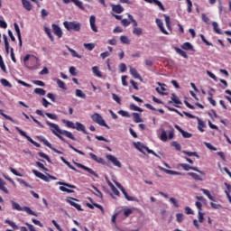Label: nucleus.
Instances as JSON below:
<instances>
[{"mask_svg": "<svg viewBox=\"0 0 231 231\" xmlns=\"http://www.w3.org/2000/svg\"><path fill=\"white\" fill-rule=\"evenodd\" d=\"M46 124L47 125H49L51 133L55 134V136H57L64 143H68L69 149H72V151H75V152H78V154H81V156H86V153L84 152L75 148V146L68 143V141H66V139L62 137V135H60V134H63V136H66L67 138H69L70 140H73V141L77 140L71 132L68 130H61L59 125L51 123L50 121H46Z\"/></svg>", "mask_w": 231, "mask_h": 231, "instance_id": "1", "label": "nucleus"}, {"mask_svg": "<svg viewBox=\"0 0 231 231\" xmlns=\"http://www.w3.org/2000/svg\"><path fill=\"white\" fill-rule=\"evenodd\" d=\"M11 205H12V208L13 210H18V212H26V214H29V216H35V217H37V213H35L33 210H32V208H30V207H23L22 208L21 205H19V203L11 200Z\"/></svg>", "mask_w": 231, "mask_h": 231, "instance_id": "2", "label": "nucleus"}, {"mask_svg": "<svg viewBox=\"0 0 231 231\" xmlns=\"http://www.w3.org/2000/svg\"><path fill=\"white\" fill-rule=\"evenodd\" d=\"M63 26L68 30V32H80L82 28V24L80 23L76 22H63Z\"/></svg>", "mask_w": 231, "mask_h": 231, "instance_id": "3", "label": "nucleus"}, {"mask_svg": "<svg viewBox=\"0 0 231 231\" xmlns=\"http://www.w3.org/2000/svg\"><path fill=\"white\" fill-rule=\"evenodd\" d=\"M39 66H41V60L34 55L31 56L28 64L25 65L28 69H39Z\"/></svg>", "mask_w": 231, "mask_h": 231, "instance_id": "4", "label": "nucleus"}, {"mask_svg": "<svg viewBox=\"0 0 231 231\" xmlns=\"http://www.w3.org/2000/svg\"><path fill=\"white\" fill-rule=\"evenodd\" d=\"M91 119L95 122V124H97L98 125H101L102 127H106V129H110L109 125L106 123V120H104V117L100 116L98 113H94L91 116Z\"/></svg>", "mask_w": 231, "mask_h": 231, "instance_id": "5", "label": "nucleus"}, {"mask_svg": "<svg viewBox=\"0 0 231 231\" xmlns=\"http://www.w3.org/2000/svg\"><path fill=\"white\" fill-rule=\"evenodd\" d=\"M58 185H62L60 187V190H61V192H67V194H73V192H75V190L69 189H77V186L75 185L66 183V182H61V181H59Z\"/></svg>", "mask_w": 231, "mask_h": 231, "instance_id": "6", "label": "nucleus"}, {"mask_svg": "<svg viewBox=\"0 0 231 231\" xmlns=\"http://www.w3.org/2000/svg\"><path fill=\"white\" fill-rule=\"evenodd\" d=\"M36 138H37V140H39V142H42V143H44V145H46V147H49V149L53 151V152H57V154H63V152L61 151L57 150V148H53V146H51V144L48 142V140L46 138H44V136L38 135V136H36Z\"/></svg>", "mask_w": 231, "mask_h": 231, "instance_id": "7", "label": "nucleus"}, {"mask_svg": "<svg viewBox=\"0 0 231 231\" xmlns=\"http://www.w3.org/2000/svg\"><path fill=\"white\" fill-rule=\"evenodd\" d=\"M15 130L19 133V134H21V136H23V138H26V140H28V142H30V143H32V145H34L35 147H41V144L39 143L33 141V139H32V137H30V135L26 134V132L21 130V128H19V126H16Z\"/></svg>", "mask_w": 231, "mask_h": 231, "instance_id": "8", "label": "nucleus"}, {"mask_svg": "<svg viewBox=\"0 0 231 231\" xmlns=\"http://www.w3.org/2000/svg\"><path fill=\"white\" fill-rule=\"evenodd\" d=\"M116 187L119 188V189L124 194V196H125V199H127V201H136V198L129 196V194H127V191L125 190L124 186H122V184H120V182H116Z\"/></svg>", "mask_w": 231, "mask_h": 231, "instance_id": "9", "label": "nucleus"}, {"mask_svg": "<svg viewBox=\"0 0 231 231\" xmlns=\"http://www.w3.org/2000/svg\"><path fill=\"white\" fill-rule=\"evenodd\" d=\"M75 201H79V199H77L75 198H71V197L67 199V203L71 205V207H74V208H76L79 212H82V210H84V209H82V206H80V204L76 203Z\"/></svg>", "mask_w": 231, "mask_h": 231, "instance_id": "10", "label": "nucleus"}, {"mask_svg": "<svg viewBox=\"0 0 231 231\" xmlns=\"http://www.w3.org/2000/svg\"><path fill=\"white\" fill-rule=\"evenodd\" d=\"M75 165L79 167V169H83V171H87L89 174H92V176H95L96 178H98V174L93 171V169L88 168V166H85L84 164H80L79 162H75Z\"/></svg>", "mask_w": 231, "mask_h": 231, "instance_id": "11", "label": "nucleus"}, {"mask_svg": "<svg viewBox=\"0 0 231 231\" xmlns=\"http://www.w3.org/2000/svg\"><path fill=\"white\" fill-rule=\"evenodd\" d=\"M106 160H108V162H111L116 167H119V169L122 168V162H120V161H118V159L115 157V155H106Z\"/></svg>", "mask_w": 231, "mask_h": 231, "instance_id": "12", "label": "nucleus"}, {"mask_svg": "<svg viewBox=\"0 0 231 231\" xmlns=\"http://www.w3.org/2000/svg\"><path fill=\"white\" fill-rule=\"evenodd\" d=\"M89 23L92 32L98 33V27H97V17L95 15H91L89 17Z\"/></svg>", "mask_w": 231, "mask_h": 231, "instance_id": "13", "label": "nucleus"}, {"mask_svg": "<svg viewBox=\"0 0 231 231\" xmlns=\"http://www.w3.org/2000/svg\"><path fill=\"white\" fill-rule=\"evenodd\" d=\"M51 28H52L53 33L56 34L59 39H60L63 34L62 29H60V27L55 23L51 24Z\"/></svg>", "mask_w": 231, "mask_h": 231, "instance_id": "14", "label": "nucleus"}, {"mask_svg": "<svg viewBox=\"0 0 231 231\" xmlns=\"http://www.w3.org/2000/svg\"><path fill=\"white\" fill-rule=\"evenodd\" d=\"M32 174H34L36 178H40V180H42L43 181H50V178L48 176L44 175V173H42L37 170H32Z\"/></svg>", "mask_w": 231, "mask_h": 231, "instance_id": "15", "label": "nucleus"}, {"mask_svg": "<svg viewBox=\"0 0 231 231\" xmlns=\"http://www.w3.org/2000/svg\"><path fill=\"white\" fill-rule=\"evenodd\" d=\"M145 3H149L150 5H156V6H158L160 8V10H162V12H165V6L163 5V4L159 1V0H144Z\"/></svg>", "mask_w": 231, "mask_h": 231, "instance_id": "16", "label": "nucleus"}, {"mask_svg": "<svg viewBox=\"0 0 231 231\" xmlns=\"http://www.w3.org/2000/svg\"><path fill=\"white\" fill-rule=\"evenodd\" d=\"M179 167H182V169L184 171H195L196 172H201V171H199L198 167L190 166V165H189L187 163H180Z\"/></svg>", "mask_w": 231, "mask_h": 231, "instance_id": "17", "label": "nucleus"}, {"mask_svg": "<svg viewBox=\"0 0 231 231\" xmlns=\"http://www.w3.org/2000/svg\"><path fill=\"white\" fill-rule=\"evenodd\" d=\"M161 171H162L166 174H170L171 176H185V173H181L180 171H174L171 170H167L165 168H161Z\"/></svg>", "mask_w": 231, "mask_h": 231, "instance_id": "18", "label": "nucleus"}, {"mask_svg": "<svg viewBox=\"0 0 231 231\" xmlns=\"http://www.w3.org/2000/svg\"><path fill=\"white\" fill-rule=\"evenodd\" d=\"M0 190L4 194H10V191L8 190V188H6V182L3 180V179L0 178Z\"/></svg>", "mask_w": 231, "mask_h": 231, "instance_id": "19", "label": "nucleus"}, {"mask_svg": "<svg viewBox=\"0 0 231 231\" xmlns=\"http://www.w3.org/2000/svg\"><path fill=\"white\" fill-rule=\"evenodd\" d=\"M111 6L115 14H122L124 12V6L121 5H112Z\"/></svg>", "mask_w": 231, "mask_h": 231, "instance_id": "20", "label": "nucleus"}, {"mask_svg": "<svg viewBox=\"0 0 231 231\" xmlns=\"http://www.w3.org/2000/svg\"><path fill=\"white\" fill-rule=\"evenodd\" d=\"M174 102L175 107H180V104H181L180 98H178V96L176 94H171V101H169V104H172Z\"/></svg>", "mask_w": 231, "mask_h": 231, "instance_id": "21", "label": "nucleus"}, {"mask_svg": "<svg viewBox=\"0 0 231 231\" xmlns=\"http://www.w3.org/2000/svg\"><path fill=\"white\" fill-rule=\"evenodd\" d=\"M75 129H77V131H82L84 134H88V131H86V126L82 123L76 122Z\"/></svg>", "mask_w": 231, "mask_h": 231, "instance_id": "22", "label": "nucleus"}, {"mask_svg": "<svg viewBox=\"0 0 231 231\" xmlns=\"http://www.w3.org/2000/svg\"><path fill=\"white\" fill-rule=\"evenodd\" d=\"M22 5L23 6V8H25V10H27V12H32V3H30V1L28 0H22Z\"/></svg>", "mask_w": 231, "mask_h": 231, "instance_id": "23", "label": "nucleus"}, {"mask_svg": "<svg viewBox=\"0 0 231 231\" xmlns=\"http://www.w3.org/2000/svg\"><path fill=\"white\" fill-rule=\"evenodd\" d=\"M130 73L134 77V79H139L140 80H142V76H140V74L138 73V70H136V69L131 67Z\"/></svg>", "mask_w": 231, "mask_h": 231, "instance_id": "24", "label": "nucleus"}, {"mask_svg": "<svg viewBox=\"0 0 231 231\" xmlns=\"http://www.w3.org/2000/svg\"><path fill=\"white\" fill-rule=\"evenodd\" d=\"M89 156L91 160H94V162H97V163H104V160L102 159V157H98L93 152H90Z\"/></svg>", "mask_w": 231, "mask_h": 231, "instance_id": "25", "label": "nucleus"}, {"mask_svg": "<svg viewBox=\"0 0 231 231\" xmlns=\"http://www.w3.org/2000/svg\"><path fill=\"white\" fill-rule=\"evenodd\" d=\"M212 26L216 33L218 35H223V32H221V29H219V24H217V22H212Z\"/></svg>", "mask_w": 231, "mask_h": 231, "instance_id": "26", "label": "nucleus"}, {"mask_svg": "<svg viewBox=\"0 0 231 231\" xmlns=\"http://www.w3.org/2000/svg\"><path fill=\"white\" fill-rule=\"evenodd\" d=\"M164 17V21L166 23V27L168 28V30L170 32H172V27L171 26V16L167 15V14H163Z\"/></svg>", "mask_w": 231, "mask_h": 231, "instance_id": "27", "label": "nucleus"}, {"mask_svg": "<svg viewBox=\"0 0 231 231\" xmlns=\"http://www.w3.org/2000/svg\"><path fill=\"white\" fill-rule=\"evenodd\" d=\"M4 42H5V53H10V42H8V37L6 36V34H4Z\"/></svg>", "mask_w": 231, "mask_h": 231, "instance_id": "28", "label": "nucleus"}, {"mask_svg": "<svg viewBox=\"0 0 231 231\" xmlns=\"http://www.w3.org/2000/svg\"><path fill=\"white\" fill-rule=\"evenodd\" d=\"M61 122L65 124L66 127H69V129H75V123H73L72 121L62 119Z\"/></svg>", "mask_w": 231, "mask_h": 231, "instance_id": "29", "label": "nucleus"}, {"mask_svg": "<svg viewBox=\"0 0 231 231\" xmlns=\"http://www.w3.org/2000/svg\"><path fill=\"white\" fill-rule=\"evenodd\" d=\"M198 120V129L200 131V133H203L205 130H203V127H205V122L201 120L199 117H197Z\"/></svg>", "mask_w": 231, "mask_h": 231, "instance_id": "30", "label": "nucleus"}, {"mask_svg": "<svg viewBox=\"0 0 231 231\" xmlns=\"http://www.w3.org/2000/svg\"><path fill=\"white\" fill-rule=\"evenodd\" d=\"M92 71L96 77L102 79V72L100 71L97 66L93 67Z\"/></svg>", "mask_w": 231, "mask_h": 231, "instance_id": "31", "label": "nucleus"}, {"mask_svg": "<svg viewBox=\"0 0 231 231\" xmlns=\"http://www.w3.org/2000/svg\"><path fill=\"white\" fill-rule=\"evenodd\" d=\"M44 32L48 35L49 39L53 42L55 41V38L53 37V34H51V29L48 27H44Z\"/></svg>", "mask_w": 231, "mask_h": 231, "instance_id": "32", "label": "nucleus"}, {"mask_svg": "<svg viewBox=\"0 0 231 231\" xmlns=\"http://www.w3.org/2000/svg\"><path fill=\"white\" fill-rule=\"evenodd\" d=\"M201 192H203V194H205V196H207V198H208V199H210V201H216V199H214V197H212V195L210 194V191H208V189H201Z\"/></svg>", "mask_w": 231, "mask_h": 231, "instance_id": "33", "label": "nucleus"}, {"mask_svg": "<svg viewBox=\"0 0 231 231\" xmlns=\"http://www.w3.org/2000/svg\"><path fill=\"white\" fill-rule=\"evenodd\" d=\"M67 50L71 53L72 57H76L77 59H81V56L76 52L75 50L71 49L69 46L66 45Z\"/></svg>", "mask_w": 231, "mask_h": 231, "instance_id": "34", "label": "nucleus"}, {"mask_svg": "<svg viewBox=\"0 0 231 231\" xmlns=\"http://www.w3.org/2000/svg\"><path fill=\"white\" fill-rule=\"evenodd\" d=\"M175 51L177 53H179V55H180L184 59H189V55H187V52H185V51H183V50H181L180 48H175Z\"/></svg>", "mask_w": 231, "mask_h": 231, "instance_id": "35", "label": "nucleus"}, {"mask_svg": "<svg viewBox=\"0 0 231 231\" xmlns=\"http://www.w3.org/2000/svg\"><path fill=\"white\" fill-rule=\"evenodd\" d=\"M54 80H56L57 85H58L59 88H60V89H64V90L67 89V88H66V83H64V81H62V80L60 79H54Z\"/></svg>", "mask_w": 231, "mask_h": 231, "instance_id": "36", "label": "nucleus"}, {"mask_svg": "<svg viewBox=\"0 0 231 231\" xmlns=\"http://www.w3.org/2000/svg\"><path fill=\"white\" fill-rule=\"evenodd\" d=\"M34 93L36 95H40V97H44V95H46V90H44V88H36L34 89Z\"/></svg>", "mask_w": 231, "mask_h": 231, "instance_id": "37", "label": "nucleus"}, {"mask_svg": "<svg viewBox=\"0 0 231 231\" xmlns=\"http://www.w3.org/2000/svg\"><path fill=\"white\" fill-rule=\"evenodd\" d=\"M72 3H74V5L78 6L79 10H85L84 4L80 0H72Z\"/></svg>", "mask_w": 231, "mask_h": 231, "instance_id": "38", "label": "nucleus"}, {"mask_svg": "<svg viewBox=\"0 0 231 231\" xmlns=\"http://www.w3.org/2000/svg\"><path fill=\"white\" fill-rule=\"evenodd\" d=\"M133 116H134V122H135V124H140V122H143L142 120V117L140 116V114L138 113H133L132 114Z\"/></svg>", "mask_w": 231, "mask_h": 231, "instance_id": "39", "label": "nucleus"}, {"mask_svg": "<svg viewBox=\"0 0 231 231\" xmlns=\"http://www.w3.org/2000/svg\"><path fill=\"white\" fill-rule=\"evenodd\" d=\"M133 33L134 35H137L138 37H140V35L143 33V31L140 27H134Z\"/></svg>", "mask_w": 231, "mask_h": 231, "instance_id": "40", "label": "nucleus"}, {"mask_svg": "<svg viewBox=\"0 0 231 231\" xmlns=\"http://www.w3.org/2000/svg\"><path fill=\"white\" fill-rule=\"evenodd\" d=\"M188 175L191 176V178H193V180H196V181H202L203 180V179H201V177L199 175H198V173L189 172Z\"/></svg>", "mask_w": 231, "mask_h": 231, "instance_id": "41", "label": "nucleus"}, {"mask_svg": "<svg viewBox=\"0 0 231 231\" xmlns=\"http://www.w3.org/2000/svg\"><path fill=\"white\" fill-rule=\"evenodd\" d=\"M0 83L2 84V86H4V88H12V83H10V81L5 79H0Z\"/></svg>", "mask_w": 231, "mask_h": 231, "instance_id": "42", "label": "nucleus"}, {"mask_svg": "<svg viewBox=\"0 0 231 231\" xmlns=\"http://www.w3.org/2000/svg\"><path fill=\"white\" fill-rule=\"evenodd\" d=\"M5 223H6L7 225L11 226L12 228H14V230H19V226L16 225V224H14V221H11V220L6 219V220L5 221Z\"/></svg>", "mask_w": 231, "mask_h": 231, "instance_id": "43", "label": "nucleus"}, {"mask_svg": "<svg viewBox=\"0 0 231 231\" xmlns=\"http://www.w3.org/2000/svg\"><path fill=\"white\" fill-rule=\"evenodd\" d=\"M120 41H121L122 44H131V41L125 35L120 36Z\"/></svg>", "mask_w": 231, "mask_h": 231, "instance_id": "44", "label": "nucleus"}, {"mask_svg": "<svg viewBox=\"0 0 231 231\" xmlns=\"http://www.w3.org/2000/svg\"><path fill=\"white\" fill-rule=\"evenodd\" d=\"M171 147H174V149H176V151H181V144H180V143L173 141L171 142Z\"/></svg>", "mask_w": 231, "mask_h": 231, "instance_id": "45", "label": "nucleus"}, {"mask_svg": "<svg viewBox=\"0 0 231 231\" xmlns=\"http://www.w3.org/2000/svg\"><path fill=\"white\" fill-rule=\"evenodd\" d=\"M84 48L88 50V51H93L95 50V43H84Z\"/></svg>", "mask_w": 231, "mask_h": 231, "instance_id": "46", "label": "nucleus"}, {"mask_svg": "<svg viewBox=\"0 0 231 231\" xmlns=\"http://www.w3.org/2000/svg\"><path fill=\"white\" fill-rule=\"evenodd\" d=\"M118 115H121V116H125V118H131V114L125 110H119Z\"/></svg>", "mask_w": 231, "mask_h": 231, "instance_id": "47", "label": "nucleus"}, {"mask_svg": "<svg viewBox=\"0 0 231 231\" xmlns=\"http://www.w3.org/2000/svg\"><path fill=\"white\" fill-rule=\"evenodd\" d=\"M183 154H186L187 156H196V158L199 159V155L196 152H187V151H182Z\"/></svg>", "mask_w": 231, "mask_h": 231, "instance_id": "48", "label": "nucleus"}, {"mask_svg": "<svg viewBox=\"0 0 231 231\" xmlns=\"http://www.w3.org/2000/svg\"><path fill=\"white\" fill-rule=\"evenodd\" d=\"M38 154L41 158H44V160H47V162H49V163H51V159H50V156H48V154H46L42 152H40Z\"/></svg>", "mask_w": 231, "mask_h": 231, "instance_id": "49", "label": "nucleus"}, {"mask_svg": "<svg viewBox=\"0 0 231 231\" xmlns=\"http://www.w3.org/2000/svg\"><path fill=\"white\" fill-rule=\"evenodd\" d=\"M14 26L18 39H21V29L19 28V24H17V23H14Z\"/></svg>", "mask_w": 231, "mask_h": 231, "instance_id": "50", "label": "nucleus"}, {"mask_svg": "<svg viewBox=\"0 0 231 231\" xmlns=\"http://www.w3.org/2000/svg\"><path fill=\"white\" fill-rule=\"evenodd\" d=\"M170 203H171L176 208H180V203H178V200L175 198H170Z\"/></svg>", "mask_w": 231, "mask_h": 231, "instance_id": "51", "label": "nucleus"}, {"mask_svg": "<svg viewBox=\"0 0 231 231\" xmlns=\"http://www.w3.org/2000/svg\"><path fill=\"white\" fill-rule=\"evenodd\" d=\"M0 115L5 118V120H9V122H14V118L12 116L3 113V109H0Z\"/></svg>", "mask_w": 231, "mask_h": 231, "instance_id": "52", "label": "nucleus"}, {"mask_svg": "<svg viewBox=\"0 0 231 231\" xmlns=\"http://www.w3.org/2000/svg\"><path fill=\"white\" fill-rule=\"evenodd\" d=\"M128 19L130 20V23H132L134 28H136V26H138V22H136V20H134V18L131 14H128Z\"/></svg>", "mask_w": 231, "mask_h": 231, "instance_id": "53", "label": "nucleus"}, {"mask_svg": "<svg viewBox=\"0 0 231 231\" xmlns=\"http://www.w3.org/2000/svg\"><path fill=\"white\" fill-rule=\"evenodd\" d=\"M76 97H79V98H86V95L80 89H76Z\"/></svg>", "mask_w": 231, "mask_h": 231, "instance_id": "54", "label": "nucleus"}, {"mask_svg": "<svg viewBox=\"0 0 231 231\" xmlns=\"http://www.w3.org/2000/svg\"><path fill=\"white\" fill-rule=\"evenodd\" d=\"M130 109H132V111H139L140 113H142V111H143L141 107H139L138 106H136L134 104L130 105Z\"/></svg>", "mask_w": 231, "mask_h": 231, "instance_id": "55", "label": "nucleus"}, {"mask_svg": "<svg viewBox=\"0 0 231 231\" xmlns=\"http://www.w3.org/2000/svg\"><path fill=\"white\" fill-rule=\"evenodd\" d=\"M182 50H192V44H190V42H185L182 44L181 46Z\"/></svg>", "mask_w": 231, "mask_h": 231, "instance_id": "56", "label": "nucleus"}, {"mask_svg": "<svg viewBox=\"0 0 231 231\" xmlns=\"http://www.w3.org/2000/svg\"><path fill=\"white\" fill-rule=\"evenodd\" d=\"M200 39L202 41V42L204 44H206L207 46H213V44L211 42H209L208 41H207V39L205 38V35L200 34Z\"/></svg>", "mask_w": 231, "mask_h": 231, "instance_id": "57", "label": "nucleus"}, {"mask_svg": "<svg viewBox=\"0 0 231 231\" xmlns=\"http://www.w3.org/2000/svg\"><path fill=\"white\" fill-rule=\"evenodd\" d=\"M119 69L121 73H125V71H127V65H125V63H121L119 65Z\"/></svg>", "mask_w": 231, "mask_h": 231, "instance_id": "58", "label": "nucleus"}, {"mask_svg": "<svg viewBox=\"0 0 231 231\" xmlns=\"http://www.w3.org/2000/svg\"><path fill=\"white\" fill-rule=\"evenodd\" d=\"M180 134H182L183 138H192V134L186 132L184 130L180 132Z\"/></svg>", "mask_w": 231, "mask_h": 231, "instance_id": "59", "label": "nucleus"}, {"mask_svg": "<svg viewBox=\"0 0 231 231\" xmlns=\"http://www.w3.org/2000/svg\"><path fill=\"white\" fill-rule=\"evenodd\" d=\"M186 3L188 5V14H192V1L186 0Z\"/></svg>", "mask_w": 231, "mask_h": 231, "instance_id": "60", "label": "nucleus"}, {"mask_svg": "<svg viewBox=\"0 0 231 231\" xmlns=\"http://www.w3.org/2000/svg\"><path fill=\"white\" fill-rule=\"evenodd\" d=\"M167 132H165V130H162L161 134V140L162 142H167Z\"/></svg>", "mask_w": 231, "mask_h": 231, "instance_id": "61", "label": "nucleus"}, {"mask_svg": "<svg viewBox=\"0 0 231 231\" xmlns=\"http://www.w3.org/2000/svg\"><path fill=\"white\" fill-rule=\"evenodd\" d=\"M9 170L13 174H14V176H19L20 178H22L23 174L18 172L15 169L10 167Z\"/></svg>", "mask_w": 231, "mask_h": 231, "instance_id": "62", "label": "nucleus"}, {"mask_svg": "<svg viewBox=\"0 0 231 231\" xmlns=\"http://www.w3.org/2000/svg\"><path fill=\"white\" fill-rule=\"evenodd\" d=\"M121 23L123 26H125V28H126V26H129V24H131V21L127 19H123L121 20Z\"/></svg>", "mask_w": 231, "mask_h": 231, "instance_id": "63", "label": "nucleus"}, {"mask_svg": "<svg viewBox=\"0 0 231 231\" xmlns=\"http://www.w3.org/2000/svg\"><path fill=\"white\" fill-rule=\"evenodd\" d=\"M176 217H177V222L178 223H181L183 221V214L182 213H178L176 215Z\"/></svg>", "mask_w": 231, "mask_h": 231, "instance_id": "64", "label": "nucleus"}]
</instances>
